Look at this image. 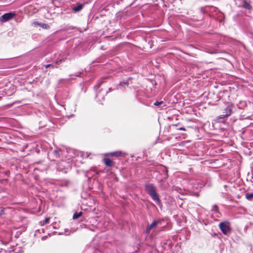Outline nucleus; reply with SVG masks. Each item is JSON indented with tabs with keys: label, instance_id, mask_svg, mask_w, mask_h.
<instances>
[{
	"label": "nucleus",
	"instance_id": "4468645a",
	"mask_svg": "<svg viewBox=\"0 0 253 253\" xmlns=\"http://www.w3.org/2000/svg\"><path fill=\"white\" fill-rule=\"evenodd\" d=\"M163 103V101H161V102H159V101H156L154 103V105L155 106H159V105Z\"/></svg>",
	"mask_w": 253,
	"mask_h": 253
},
{
	"label": "nucleus",
	"instance_id": "f3484780",
	"mask_svg": "<svg viewBox=\"0 0 253 253\" xmlns=\"http://www.w3.org/2000/svg\"><path fill=\"white\" fill-rule=\"evenodd\" d=\"M180 130H185V128L183 127H181L180 128Z\"/></svg>",
	"mask_w": 253,
	"mask_h": 253
},
{
	"label": "nucleus",
	"instance_id": "ddd939ff",
	"mask_svg": "<svg viewBox=\"0 0 253 253\" xmlns=\"http://www.w3.org/2000/svg\"><path fill=\"white\" fill-rule=\"evenodd\" d=\"M212 210L213 211L217 212L218 211V208H217V207L216 205H214V206H212Z\"/></svg>",
	"mask_w": 253,
	"mask_h": 253
},
{
	"label": "nucleus",
	"instance_id": "0eeeda50",
	"mask_svg": "<svg viewBox=\"0 0 253 253\" xmlns=\"http://www.w3.org/2000/svg\"><path fill=\"white\" fill-rule=\"evenodd\" d=\"M103 161L105 164L108 167H111L113 166L112 161L109 158L104 159Z\"/></svg>",
	"mask_w": 253,
	"mask_h": 253
},
{
	"label": "nucleus",
	"instance_id": "f257e3e1",
	"mask_svg": "<svg viewBox=\"0 0 253 253\" xmlns=\"http://www.w3.org/2000/svg\"><path fill=\"white\" fill-rule=\"evenodd\" d=\"M146 191L152 199L159 206H161V201L156 193L155 187L152 184H148L145 186Z\"/></svg>",
	"mask_w": 253,
	"mask_h": 253
},
{
	"label": "nucleus",
	"instance_id": "39448f33",
	"mask_svg": "<svg viewBox=\"0 0 253 253\" xmlns=\"http://www.w3.org/2000/svg\"><path fill=\"white\" fill-rule=\"evenodd\" d=\"M33 25L34 26H36V27L38 26H39L41 27L43 29H48L49 27V26L47 24H44V23H39L38 22H33Z\"/></svg>",
	"mask_w": 253,
	"mask_h": 253
},
{
	"label": "nucleus",
	"instance_id": "9b49d317",
	"mask_svg": "<svg viewBox=\"0 0 253 253\" xmlns=\"http://www.w3.org/2000/svg\"><path fill=\"white\" fill-rule=\"evenodd\" d=\"M111 154L112 156H114L116 157H119L122 155V153L121 151H116V152L112 153Z\"/></svg>",
	"mask_w": 253,
	"mask_h": 253
},
{
	"label": "nucleus",
	"instance_id": "20e7f679",
	"mask_svg": "<svg viewBox=\"0 0 253 253\" xmlns=\"http://www.w3.org/2000/svg\"><path fill=\"white\" fill-rule=\"evenodd\" d=\"M15 15V14L12 12L7 13L3 15H2L0 17V21L1 22H6L11 19L13 16Z\"/></svg>",
	"mask_w": 253,
	"mask_h": 253
},
{
	"label": "nucleus",
	"instance_id": "1a4fd4ad",
	"mask_svg": "<svg viewBox=\"0 0 253 253\" xmlns=\"http://www.w3.org/2000/svg\"><path fill=\"white\" fill-rule=\"evenodd\" d=\"M243 8L247 9H250L252 7L251 5L247 1L244 0L242 6Z\"/></svg>",
	"mask_w": 253,
	"mask_h": 253
},
{
	"label": "nucleus",
	"instance_id": "2eb2a0df",
	"mask_svg": "<svg viewBox=\"0 0 253 253\" xmlns=\"http://www.w3.org/2000/svg\"><path fill=\"white\" fill-rule=\"evenodd\" d=\"M49 220V218H46L44 221L43 224H46L48 222V221Z\"/></svg>",
	"mask_w": 253,
	"mask_h": 253
},
{
	"label": "nucleus",
	"instance_id": "9d476101",
	"mask_svg": "<svg viewBox=\"0 0 253 253\" xmlns=\"http://www.w3.org/2000/svg\"><path fill=\"white\" fill-rule=\"evenodd\" d=\"M246 198L248 200H251L253 198V192L252 193H247L245 194Z\"/></svg>",
	"mask_w": 253,
	"mask_h": 253
},
{
	"label": "nucleus",
	"instance_id": "f8f14e48",
	"mask_svg": "<svg viewBox=\"0 0 253 253\" xmlns=\"http://www.w3.org/2000/svg\"><path fill=\"white\" fill-rule=\"evenodd\" d=\"M82 214V212H80L79 213H75L73 215V219H76L77 218H78Z\"/></svg>",
	"mask_w": 253,
	"mask_h": 253
},
{
	"label": "nucleus",
	"instance_id": "f03ea898",
	"mask_svg": "<svg viewBox=\"0 0 253 253\" xmlns=\"http://www.w3.org/2000/svg\"><path fill=\"white\" fill-rule=\"evenodd\" d=\"M164 219H158L154 220L149 226H148L146 230V232L147 234H149L150 231L156 227H162V223L164 222Z\"/></svg>",
	"mask_w": 253,
	"mask_h": 253
},
{
	"label": "nucleus",
	"instance_id": "dca6fc26",
	"mask_svg": "<svg viewBox=\"0 0 253 253\" xmlns=\"http://www.w3.org/2000/svg\"><path fill=\"white\" fill-rule=\"evenodd\" d=\"M50 66H51L50 64H48V65H45V67L46 68H47L49 67H50Z\"/></svg>",
	"mask_w": 253,
	"mask_h": 253
},
{
	"label": "nucleus",
	"instance_id": "423d86ee",
	"mask_svg": "<svg viewBox=\"0 0 253 253\" xmlns=\"http://www.w3.org/2000/svg\"><path fill=\"white\" fill-rule=\"evenodd\" d=\"M225 111H226L225 114L220 115V116H219V118H223L225 117L229 116L230 115L231 112V108L230 107H228L226 108Z\"/></svg>",
	"mask_w": 253,
	"mask_h": 253
},
{
	"label": "nucleus",
	"instance_id": "7ed1b4c3",
	"mask_svg": "<svg viewBox=\"0 0 253 253\" xmlns=\"http://www.w3.org/2000/svg\"><path fill=\"white\" fill-rule=\"evenodd\" d=\"M219 227L223 233L225 235L230 232V224L227 221L221 222L219 224Z\"/></svg>",
	"mask_w": 253,
	"mask_h": 253
},
{
	"label": "nucleus",
	"instance_id": "6e6552de",
	"mask_svg": "<svg viewBox=\"0 0 253 253\" xmlns=\"http://www.w3.org/2000/svg\"><path fill=\"white\" fill-rule=\"evenodd\" d=\"M83 7H84L83 4H80L78 5L77 6L74 7L73 8V10L74 12H78V11H80L81 10H82L83 9Z\"/></svg>",
	"mask_w": 253,
	"mask_h": 253
},
{
	"label": "nucleus",
	"instance_id": "a211bd4d",
	"mask_svg": "<svg viewBox=\"0 0 253 253\" xmlns=\"http://www.w3.org/2000/svg\"><path fill=\"white\" fill-rule=\"evenodd\" d=\"M123 84H125V83H121V84H120V85H123Z\"/></svg>",
	"mask_w": 253,
	"mask_h": 253
}]
</instances>
